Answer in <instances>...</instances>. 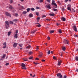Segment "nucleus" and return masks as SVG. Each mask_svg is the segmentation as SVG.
<instances>
[{"mask_svg": "<svg viewBox=\"0 0 78 78\" xmlns=\"http://www.w3.org/2000/svg\"><path fill=\"white\" fill-rule=\"evenodd\" d=\"M48 40H50V37H48Z\"/></svg>", "mask_w": 78, "mask_h": 78, "instance_id": "6e6d98bb", "label": "nucleus"}, {"mask_svg": "<svg viewBox=\"0 0 78 78\" xmlns=\"http://www.w3.org/2000/svg\"><path fill=\"white\" fill-rule=\"evenodd\" d=\"M68 2V0H65V2L66 3V2Z\"/></svg>", "mask_w": 78, "mask_h": 78, "instance_id": "774afa93", "label": "nucleus"}, {"mask_svg": "<svg viewBox=\"0 0 78 78\" xmlns=\"http://www.w3.org/2000/svg\"><path fill=\"white\" fill-rule=\"evenodd\" d=\"M5 56H6V54H4L3 55V56L2 57L3 58H5Z\"/></svg>", "mask_w": 78, "mask_h": 78, "instance_id": "e433bc0d", "label": "nucleus"}, {"mask_svg": "<svg viewBox=\"0 0 78 78\" xmlns=\"http://www.w3.org/2000/svg\"><path fill=\"white\" fill-rule=\"evenodd\" d=\"M13 2V1L12 0H10V3H12Z\"/></svg>", "mask_w": 78, "mask_h": 78, "instance_id": "5fc2aeb1", "label": "nucleus"}, {"mask_svg": "<svg viewBox=\"0 0 78 78\" xmlns=\"http://www.w3.org/2000/svg\"><path fill=\"white\" fill-rule=\"evenodd\" d=\"M36 49L37 50H39V46H37Z\"/></svg>", "mask_w": 78, "mask_h": 78, "instance_id": "de8ad7c7", "label": "nucleus"}, {"mask_svg": "<svg viewBox=\"0 0 78 78\" xmlns=\"http://www.w3.org/2000/svg\"><path fill=\"white\" fill-rule=\"evenodd\" d=\"M61 20H62L63 22L66 21V18H64V17H62L61 18Z\"/></svg>", "mask_w": 78, "mask_h": 78, "instance_id": "f8f14e48", "label": "nucleus"}, {"mask_svg": "<svg viewBox=\"0 0 78 78\" xmlns=\"http://www.w3.org/2000/svg\"><path fill=\"white\" fill-rule=\"evenodd\" d=\"M53 59H55V60H56V57H55V56H53Z\"/></svg>", "mask_w": 78, "mask_h": 78, "instance_id": "c03bdc74", "label": "nucleus"}, {"mask_svg": "<svg viewBox=\"0 0 78 78\" xmlns=\"http://www.w3.org/2000/svg\"><path fill=\"white\" fill-rule=\"evenodd\" d=\"M27 13V12L25 11H24L23 12V14H26Z\"/></svg>", "mask_w": 78, "mask_h": 78, "instance_id": "c756f323", "label": "nucleus"}, {"mask_svg": "<svg viewBox=\"0 0 78 78\" xmlns=\"http://www.w3.org/2000/svg\"><path fill=\"white\" fill-rule=\"evenodd\" d=\"M26 48H31V46H30V45H29Z\"/></svg>", "mask_w": 78, "mask_h": 78, "instance_id": "473e14b6", "label": "nucleus"}, {"mask_svg": "<svg viewBox=\"0 0 78 78\" xmlns=\"http://www.w3.org/2000/svg\"><path fill=\"white\" fill-rule=\"evenodd\" d=\"M15 15L16 16H18V14H17V13H16L15 14Z\"/></svg>", "mask_w": 78, "mask_h": 78, "instance_id": "338daca9", "label": "nucleus"}, {"mask_svg": "<svg viewBox=\"0 0 78 78\" xmlns=\"http://www.w3.org/2000/svg\"><path fill=\"white\" fill-rule=\"evenodd\" d=\"M24 61H28V60L27 58L24 59Z\"/></svg>", "mask_w": 78, "mask_h": 78, "instance_id": "4c0bfd02", "label": "nucleus"}, {"mask_svg": "<svg viewBox=\"0 0 78 78\" xmlns=\"http://www.w3.org/2000/svg\"><path fill=\"white\" fill-rule=\"evenodd\" d=\"M41 61L42 62H45V60H42Z\"/></svg>", "mask_w": 78, "mask_h": 78, "instance_id": "bf43d9fd", "label": "nucleus"}, {"mask_svg": "<svg viewBox=\"0 0 78 78\" xmlns=\"http://www.w3.org/2000/svg\"><path fill=\"white\" fill-rule=\"evenodd\" d=\"M73 30L75 31V32H77V31H78V30H77V28H76V27L75 25L73 26Z\"/></svg>", "mask_w": 78, "mask_h": 78, "instance_id": "20e7f679", "label": "nucleus"}, {"mask_svg": "<svg viewBox=\"0 0 78 78\" xmlns=\"http://www.w3.org/2000/svg\"><path fill=\"white\" fill-rule=\"evenodd\" d=\"M35 76H36V75L34 74V76H33L32 77L34 78V77H35Z\"/></svg>", "mask_w": 78, "mask_h": 78, "instance_id": "69168bd1", "label": "nucleus"}, {"mask_svg": "<svg viewBox=\"0 0 78 78\" xmlns=\"http://www.w3.org/2000/svg\"><path fill=\"white\" fill-rule=\"evenodd\" d=\"M49 16H55V14L50 13L49 14Z\"/></svg>", "mask_w": 78, "mask_h": 78, "instance_id": "4be33fe9", "label": "nucleus"}, {"mask_svg": "<svg viewBox=\"0 0 78 78\" xmlns=\"http://www.w3.org/2000/svg\"><path fill=\"white\" fill-rule=\"evenodd\" d=\"M54 30H52V31H51L50 32V33H54Z\"/></svg>", "mask_w": 78, "mask_h": 78, "instance_id": "ea45409f", "label": "nucleus"}, {"mask_svg": "<svg viewBox=\"0 0 78 78\" xmlns=\"http://www.w3.org/2000/svg\"><path fill=\"white\" fill-rule=\"evenodd\" d=\"M5 27L6 29H8V28H9V23L8 21H5Z\"/></svg>", "mask_w": 78, "mask_h": 78, "instance_id": "f257e3e1", "label": "nucleus"}, {"mask_svg": "<svg viewBox=\"0 0 78 78\" xmlns=\"http://www.w3.org/2000/svg\"><path fill=\"white\" fill-rule=\"evenodd\" d=\"M5 66H8L9 65V63H7L5 64Z\"/></svg>", "mask_w": 78, "mask_h": 78, "instance_id": "603ef678", "label": "nucleus"}, {"mask_svg": "<svg viewBox=\"0 0 78 78\" xmlns=\"http://www.w3.org/2000/svg\"><path fill=\"white\" fill-rule=\"evenodd\" d=\"M59 54L60 56H61V57L62 56V52H60Z\"/></svg>", "mask_w": 78, "mask_h": 78, "instance_id": "c85d7f7f", "label": "nucleus"}, {"mask_svg": "<svg viewBox=\"0 0 78 78\" xmlns=\"http://www.w3.org/2000/svg\"><path fill=\"white\" fill-rule=\"evenodd\" d=\"M5 15L7 16H9V17H11V14L7 12H5Z\"/></svg>", "mask_w": 78, "mask_h": 78, "instance_id": "9d476101", "label": "nucleus"}, {"mask_svg": "<svg viewBox=\"0 0 78 78\" xmlns=\"http://www.w3.org/2000/svg\"><path fill=\"white\" fill-rule=\"evenodd\" d=\"M11 34V32H9L8 33V36H10V35Z\"/></svg>", "mask_w": 78, "mask_h": 78, "instance_id": "aec40b11", "label": "nucleus"}, {"mask_svg": "<svg viewBox=\"0 0 78 78\" xmlns=\"http://www.w3.org/2000/svg\"><path fill=\"white\" fill-rule=\"evenodd\" d=\"M36 9H40V8L37 6H36Z\"/></svg>", "mask_w": 78, "mask_h": 78, "instance_id": "58836bf2", "label": "nucleus"}, {"mask_svg": "<svg viewBox=\"0 0 78 78\" xmlns=\"http://www.w3.org/2000/svg\"><path fill=\"white\" fill-rule=\"evenodd\" d=\"M25 9V8L22 6L20 5L19 7V9L20 10L23 9Z\"/></svg>", "mask_w": 78, "mask_h": 78, "instance_id": "39448f33", "label": "nucleus"}, {"mask_svg": "<svg viewBox=\"0 0 78 78\" xmlns=\"http://www.w3.org/2000/svg\"><path fill=\"white\" fill-rule=\"evenodd\" d=\"M27 12H29L30 10V8H28L27 9Z\"/></svg>", "mask_w": 78, "mask_h": 78, "instance_id": "a878e982", "label": "nucleus"}, {"mask_svg": "<svg viewBox=\"0 0 78 78\" xmlns=\"http://www.w3.org/2000/svg\"><path fill=\"white\" fill-rule=\"evenodd\" d=\"M37 31V30H34L33 31H32L31 33L32 34H33L35 32H36Z\"/></svg>", "mask_w": 78, "mask_h": 78, "instance_id": "ddd939ff", "label": "nucleus"}, {"mask_svg": "<svg viewBox=\"0 0 78 78\" xmlns=\"http://www.w3.org/2000/svg\"><path fill=\"white\" fill-rule=\"evenodd\" d=\"M46 17V16H45V15H43L42 16V18H44V17Z\"/></svg>", "mask_w": 78, "mask_h": 78, "instance_id": "a18cd8bd", "label": "nucleus"}, {"mask_svg": "<svg viewBox=\"0 0 78 78\" xmlns=\"http://www.w3.org/2000/svg\"><path fill=\"white\" fill-rule=\"evenodd\" d=\"M3 48H5V47H6V42H5L3 44Z\"/></svg>", "mask_w": 78, "mask_h": 78, "instance_id": "1a4fd4ad", "label": "nucleus"}, {"mask_svg": "<svg viewBox=\"0 0 78 78\" xmlns=\"http://www.w3.org/2000/svg\"><path fill=\"white\" fill-rule=\"evenodd\" d=\"M74 37H78V35H76V34H74Z\"/></svg>", "mask_w": 78, "mask_h": 78, "instance_id": "3c124183", "label": "nucleus"}, {"mask_svg": "<svg viewBox=\"0 0 78 78\" xmlns=\"http://www.w3.org/2000/svg\"><path fill=\"white\" fill-rule=\"evenodd\" d=\"M48 55H50V50H49L47 52Z\"/></svg>", "mask_w": 78, "mask_h": 78, "instance_id": "f704fd0d", "label": "nucleus"}, {"mask_svg": "<svg viewBox=\"0 0 78 78\" xmlns=\"http://www.w3.org/2000/svg\"><path fill=\"white\" fill-rule=\"evenodd\" d=\"M30 9L31 10V11H34V10H35V9H34V8H32Z\"/></svg>", "mask_w": 78, "mask_h": 78, "instance_id": "7c9ffc66", "label": "nucleus"}, {"mask_svg": "<svg viewBox=\"0 0 78 78\" xmlns=\"http://www.w3.org/2000/svg\"><path fill=\"white\" fill-rule=\"evenodd\" d=\"M48 2V3H50V0H46Z\"/></svg>", "mask_w": 78, "mask_h": 78, "instance_id": "864d4df0", "label": "nucleus"}, {"mask_svg": "<svg viewBox=\"0 0 78 78\" xmlns=\"http://www.w3.org/2000/svg\"><path fill=\"white\" fill-rule=\"evenodd\" d=\"M29 59H30V60H31V59H33V56H31L29 58Z\"/></svg>", "mask_w": 78, "mask_h": 78, "instance_id": "393cba45", "label": "nucleus"}, {"mask_svg": "<svg viewBox=\"0 0 78 78\" xmlns=\"http://www.w3.org/2000/svg\"><path fill=\"white\" fill-rule=\"evenodd\" d=\"M72 8V6H71V5L70 4H69L67 5V10H69L70 11H71V8Z\"/></svg>", "mask_w": 78, "mask_h": 78, "instance_id": "7ed1b4c3", "label": "nucleus"}, {"mask_svg": "<svg viewBox=\"0 0 78 78\" xmlns=\"http://www.w3.org/2000/svg\"><path fill=\"white\" fill-rule=\"evenodd\" d=\"M9 8L10 9H12V7L11 5H10L9 6Z\"/></svg>", "mask_w": 78, "mask_h": 78, "instance_id": "b1692460", "label": "nucleus"}, {"mask_svg": "<svg viewBox=\"0 0 78 78\" xmlns=\"http://www.w3.org/2000/svg\"><path fill=\"white\" fill-rule=\"evenodd\" d=\"M61 63H62V61H61V60L60 59H59L58 61V66H60L61 64Z\"/></svg>", "mask_w": 78, "mask_h": 78, "instance_id": "423d86ee", "label": "nucleus"}, {"mask_svg": "<svg viewBox=\"0 0 78 78\" xmlns=\"http://www.w3.org/2000/svg\"><path fill=\"white\" fill-rule=\"evenodd\" d=\"M58 32L59 33H62V31L61 29L59 30Z\"/></svg>", "mask_w": 78, "mask_h": 78, "instance_id": "2f4dec72", "label": "nucleus"}, {"mask_svg": "<svg viewBox=\"0 0 78 78\" xmlns=\"http://www.w3.org/2000/svg\"><path fill=\"white\" fill-rule=\"evenodd\" d=\"M18 30H16V33H18Z\"/></svg>", "mask_w": 78, "mask_h": 78, "instance_id": "e2e57ef3", "label": "nucleus"}, {"mask_svg": "<svg viewBox=\"0 0 78 78\" xmlns=\"http://www.w3.org/2000/svg\"><path fill=\"white\" fill-rule=\"evenodd\" d=\"M33 14L31 13L29 14V17H33Z\"/></svg>", "mask_w": 78, "mask_h": 78, "instance_id": "2eb2a0df", "label": "nucleus"}, {"mask_svg": "<svg viewBox=\"0 0 78 78\" xmlns=\"http://www.w3.org/2000/svg\"><path fill=\"white\" fill-rule=\"evenodd\" d=\"M46 20H49V21H50V20H51V19L48 20V19H46Z\"/></svg>", "mask_w": 78, "mask_h": 78, "instance_id": "4d7b16f0", "label": "nucleus"}, {"mask_svg": "<svg viewBox=\"0 0 78 78\" xmlns=\"http://www.w3.org/2000/svg\"><path fill=\"white\" fill-rule=\"evenodd\" d=\"M34 64H35V65H37V63H36L34 62Z\"/></svg>", "mask_w": 78, "mask_h": 78, "instance_id": "0e129e2a", "label": "nucleus"}, {"mask_svg": "<svg viewBox=\"0 0 78 78\" xmlns=\"http://www.w3.org/2000/svg\"><path fill=\"white\" fill-rule=\"evenodd\" d=\"M65 43H66L67 44H69V41L67 40H65Z\"/></svg>", "mask_w": 78, "mask_h": 78, "instance_id": "a211bd4d", "label": "nucleus"}, {"mask_svg": "<svg viewBox=\"0 0 78 78\" xmlns=\"http://www.w3.org/2000/svg\"><path fill=\"white\" fill-rule=\"evenodd\" d=\"M36 60H39V58H36Z\"/></svg>", "mask_w": 78, "mask_h": 78, "instance_id": "680f3d73", "label": "nucleus"}, {"mask_svg": "<svg viewBox=\"0 0 78 78\" xmlns=\"http://www.w3.org/2000/svg\"><path fill=\"white\" fill-rule=\"evenodd\" d=\"M10 24H14V23L12 22V21H10Z\"/></svg>", "mask_w": 78, "mask_h": 78, "instance_id": "79ce46f5", "label": "nucleus"}, {"mask_svg": "<svg viewBox=\"0 0 78 78\" xmlns=\"http://www.w3.org/2000/svg\"><path fill=\"white\" fill-rule=\"evenodd\" d=\"M55 1L53 0L52 2L51 5H55V7H54V8H57V5H56V3H55Z\"/></svg>", "mask_w": 78, "mask_h": 78, "instance_id": "f03ea898", "label": "nucleus"}, {"mask_svg": "<svg viewBox=\"0 0 78 78\" xmlns=\"http://www.w3.org/2000/svg\"><path fill=\"white\" fill-rule=\"evenodd\" d=\"M40 55H38V57H41V56H42V53L41 52H39Z\"/></svg>", "mask_w": 78, "mask_h": 78, "instance_id": "9b49d317", "label": "nucleus"}, {"mask_svg": "<svg viewBox=\"0 0 78 78\" xmlns=\"http://www.w3.org/2000/svg\"><path fill=\"white\" fill-rule=\"evenodd\" d=\"M53 11H55V12L57 11V9H56L54 8L53 9Z\"/></svg>", "mask_w": 78, "mask_h": 78, "instance_id": "72a5a7b5", "label": "nucleus"}, {"mask_svg": "<svg viewBox=\"0 0 78 78\" xmlns=\"http://www.w3.org/2000/svg\"><path fill=\"white\" fill-rule=\"evenodd\" d=\"M62 50L63 51H65L66 50V48L65 47H63L62 48Z\"/></svg>", "mask_w": 78, "mask_h": 78, "instance_id": "cd10ccee", "label": "nucleus"}, {"mask_svg": "<svg viewBox=\"0 0 78 78\" xmlns=\"http://www.w3.org/2000/svg\"><path fill=\"white\" fill-rule=\"evenodd\" d=\"M67 78V76H64L63 78Z\"/></svg>", "mask_w": 78, "mask_h": 78, "instance_id": "052dcab7", "label": "nucleus"}, {"mask_svg": "<svg viewBox=\"0 0 78 78\" xmlns=\"http://www.w3.org/2000/svg\"><path fill=\"white\" fill-rule=\"evenodd\" d=\"M36 14L37 16H39V12H36Z\"/></svg>", "mask_w": 78, "mask_h": 78, "instance_id": "37998d69", "label": "nucleus"}, {"mask_svg": "<svg viewBox=\"0 0 78 78\" xmlns=\"http://www.w3.org/2000/svg\"><path fill=\"white\" fill-rule=\"evenodd\" d=\"M43 2V0H40V3H42Z\"/></svg>", "mask_w": 78, "mask_h": 78, "instance_id": "49530a36", "label": "nucleus"}, {"mask_svg": "<svg viewBox=\"0 0 78 78\" xmlns=\"http://www.w3.org/2000/svg\"><path fill=\"white\" fill-rule=\"evenodd\" d=\"M21 66L23 67H26V66H25V64L23 63H22Z\"/></svg>", "mask_w": 78, "mask_h": 78, "instance_id": "dca6fc26", "label": "nucleus"}, {"mask_svg": "<svg viewBox=\"0 0 78 78\" xmlns=\"http://www.w3.org/2000/svg\"><path fill=\"white\" fill-rule=\"evenodd\" d=\"M75 59L76 60V61H78V57L77 56L75 58Z\"/></svg>", "mask_w": 78, "mask_h": 78, "instance_id": "5701e85b", "label": "nucleus"}, {"mask_svg": "<svg viewBox=\"0 0 78 78\" xmlns=\"http://www.w3.org/2000/svg\"><path fill=\"white\" fill-rule=\"evenodd\" d=\"M40 20V17H38L37 18V22H39V20Z\"/></svg>", "mask_w": 78, "mask_h": 78, "instance_id": "412c9836", "label": "nucleus"}, {"mask_svg": "<svg viewBox=\"0 0 78 78\" xmlns=\"http://www.w3.org/2000/svg\"><path fill=\"white\" fill-rule=\"evenodd\" d=\"M51 6V5L50 4H49L48 5H46L45 6V7L47 8L48 9H51V7H50V6Z\"/></svg>", "mask_w": 78, "mask_h": 78, "instance_id": "6e6552de", "label": "nucleus"}, {"mask_svg": "<svg viewBox=\"0 0 78 78\" xmlns=\"http://www.w3.org/2000/svg\"><path fill=\"white\" fill-rule=\"evenodd\" d=\"M37 26L38 27H41V24H39L37 25Z\"/></svg>", "mask_w": 78, "mask_h": 78, "instance_id": "09e8293b", "label": "nucleus"}, {"mask_svg": "<svg viewBox=\"0 0 78 78\" xmlns=\"http://www.w3.org/2000/svg\"><path fill=\"white\" fill-rule=\"evenodd\" d=\"M56 25L57 26H59V25H60V23H57Z\"/></svg>", "mask_w": 78, "mask_h": 78, "instance_id": "8fccbe9b", "label": "nucleus"}, {"mask_svg": "<svg viewBox=\"0 0 78 78\" xmlns=\"http://www.w3.org/2000/svg\"><path fill=\"white\" fill-rule=\"evenodd\" d=\"M62 11L64 12L65 11V9H64V7H62Z\"/></svg>", "mask_w": 78, "mask_h": 78, "instance_id": "bb28decb", "label": "nucleus"}, {"mask_svg": "<svg viewBox=\"0 0 78 78\" xmlns=\"http://www.w3.org/2000/svg\"><path fill=\"white\" fill-rule=\"evenodd\" d=\"M14 37L16 38V39H17V38L18 37V36H17V34H16L14 36Z\"/></svg>", "mask_w": 78, "mask_h": 78, "instance_id": "f3484780", "label": "nucleus"}, {"mask_svg": "<svg viewBox=\"0 0 78 78\" xmlns=\"http://www.w3.org/2000/svg\"><path fill=\"white\" fill-rule=\"evenodd\" d=\"M57 76L58 77H59L60 78H62V76L61 75V74L60 73H58L57 74Z\"/></svg>", "mask_w": 78, "mask_h": 78, "instance_id": "0eeeda50", "label": "nucleus"}, {"mask_svg": "<svg viewBox=\"0 0 78 78\" xmlns=\"http://www.w3.org/2000/svg\"><path fill=\"white\" fill-rule=\"evenodd\" d=\"M22 69H24V70H27V68L25 67H24L22 68Z\"/></svg>", "mask_w": 78, "mask_h": 78, "instance_id": "a19ab883", "label": "nucleus"}, {"mask_svg": "<svg viewBox=\"0 0 78 78\" xmlns=\"http://www.w3.org/2000/svg\"><path fill=\"white\" fill-rule=\"evenodd\" d=\"M13 22H15V23H17V19H15L13 20Z\"/></svg>", "mask_w": 78, "mask_h": 78, "instance_id": "6ab92c4d", "label": "nucleus"}, {"mask_svg": "<svg viewBox=\"0 0 78 78\" xmlns=\"http://www.w3.org/2000/svg\"><path fill=\"white\" fill-rule=\"evenodd\" d=\"M17 43H14L13 45V47H14V48H15L16 47H17Z\"/></svg>", "mask_w": 78, "mask_h": 78, "instance_id": "4468645a", "label": "nucleus"}, {"mask_svg": "<svg viewBox=\"0 0 78 78\" xmlns=\"http://www.w3.org/2000/svg\"><path fill=\"white\" fill-rule=\"evenodd\" d=\"M19 46H20V47H22V44H19Z\"/></svg>", "mask_w": 78, "mask_h": 78, "instance_id": "13d9d810", "label": "nucleus"}, {"mask_svg": "<svg viewBox=\"0 0 78 78\" xmlns=\"http://www.w3.org/2000/svg\"><path fill=\"white\" fill-rule=\"evenodd\" d=\"M32 53H33V52H32V51H30L29 53V54L31 55V54H32Z\"/></svg>", "mask_w": 78, "mask_h": 78, "instance_id": "c9c22d12", "label": "nucleus"}]
</instances>
